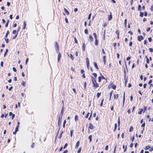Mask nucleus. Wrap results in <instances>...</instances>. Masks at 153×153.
<instances>
[{
    "instance_id": "nucleus-1",
    "label": "nucleus",
    "mask_w": 153,
    "mask_h": 153,
    "mask_svg": "<svg viewBox=\"0 0 153 153\" xmlns=\"http://www.w3.org/2000/svg\"><path fill=\"white\" fill-rule=\"evenodd\" d=\"M61 120L62 119L60 118V117H58V127H59V128L58 131L57 133V134H58L59 133V131L60 129V126L61 125Z\"/></svg>"
},
{
    "instance_id": "nucleus-2",
    "label": "nucleus",
    "mask_w": 153,
    "mask_h": 153,
    "mask_svg": "<svg viewBox=\"0 0 153 153\" xmlns=\"http://www.w3.org/2000/svg\"><path fill=\"white\" fill-rule=\"evenodd\" d=\"M64 106L63 105L62 109L60 113V114L59 115V116L61 119H62V115L63 114L64 112Z\"/></svg>"
},
{
    "instance_id": "nucleus-3",
    "label": "nucleus",
    "mask_w": 153,
    "mask_h": 153,
    "mask_svg": "<svg viewBox=\"0 0 153 153\" xmlns=\"http://www.w3.org/2000/svg\"><path fill=\"white\" fill-rule=\"evenodd\" d=\"M110 85H111V87L114 90L116 89L117 86L113 82L110 83Z\"/></svg>"
},
{
    "instance_id": "nucleus-4",
    "label": "nucleus",
    "mask_w": 153,
    "mask_h": 153,
    "mask_svg": "<svg viewBox=\"0 0 153 153\" xmlns=\"http://www.w3.org/2000/svg\"><path fill=\"white\" fill-rule=\"evenodd\" d=\"M86 62L87 66V67L88 68L89 66V64H90L89 59L88 57H87L86 58Z\"/></svg>"
},
{
    "instance_id": "nucleus-5",
    "label": "nucleus",
    "mask_w": 153,
    "mask_h": 153,
    "mask_svg": "<svg viewBox=\"0 0 153 153\" xmlns=\"http://www.w3.org/2000/svg\"><path fill=\"white\" fill-rule=\"evenodd\" d=\"M143 39V37L142 36H138L137 37V39L138 41L140 42Z\"/></svg>"
},
{
    "instance_id": "nucleus-6",
    "label": "nucleus",
    "mask_w": 153,
    "mask_h": 153,
    "mask_svg": "<svg viewBox=\"0 0 153 153\" xmlns=\"http://www.w3.org/2000/svg\"><path fill=\"white\" fill-rule=\"evenodd\" d=\"M93 84V87L97 88L99 87V85L97 83V82H95L94 83V84Z\"/></svg>"
},
{
    "instance_id": "nucleus-7",
    "label": "nucleus",
    "mask_w": 153,
    "mask_h": 153,
    "mask_svg": "<svg viewBox=\"0 0 153 153\" xmlns=\"http://www.w3.org/2000/svg\"><path fill=\"white\" fill-rule=\"evenodd\" d=\"M94 128V127L93 125L91 123H90L88 127V128L91 129H93Z\"/></svg>"
},
{
    "instance_id": "nucleus-8",
    "label": "nucleus",
    "mask_w": 153,
    "mask_h": 153,
    "mask_svg": "<svg viewBox=\"0 0 153 153\" xmlns=\"http://www.w3.org/2000/svg\"><path fill=\"white\" fill-rule=\"evenodd\" d=\"M54 46L55 48H59V44H58L57 42L56 41L55 42Z\"/></svg>"
},
{
    "instance_id": "nucleus-9",
    "label": "nucleus",
    "mask_w": 153,
    "mask_h": 153,
    "mask_svg": "<svg viewBox=\"0 0 153 153\" xmlns=\"http://www.w3.org/2000/svg\"><path fill=\"white\" fill-rule=\"evenodd\" d=\"M91 78L92 82V83L93 84H94V83L95 82H96V79L93 76H91Z\"/></svg>"
},
{
    "instance_id": "nucleus-10",
    "label": "nucleus",
    "mask_w": 153,
    "mask_h": 153,
    "mask_svg": "<svg viewBox=\"0 0 153 153\" xmlns=\"http://www.w3.org/2000/svg\"><path fill=\"white\" fill-rule=\"evenodd\" d=\"M61 57V53H59L58 55V59H57L58 61V62H59V61Z\"/></svg>"
},
{
    "instance_id": "nucleus-11",
    "label": "nucleus",
    "mask_w": 153,
    "mask_h": 153,
    "mask_svg": "<svg viewBox=\"0 0 153 153\" xmlns=\"http://www.w3.org/2000/svg\"><path fill=\"white\" fill-rule=\"evenodd\" d=\"M79 143H80V142H79V141H78L76 142V146H75V149H77L78 148Z\"/></svg>"
},
{
    "instance_id": "nucleus-12",
    "label": "nucleus",
    "mask_w": 153,
    "mask_h": 153,
    "mask_svg": "<svg viewBox=\"0 0 153 153\" xmlns=\"http://www.w3.org/2000/svg\"><path fill=\"white\" fill-rule=\"evenodd\" d=\"M89 39L90 40V41L91 42L92 41L94 40V38L92 37V36L91 35H89Z\"/></svg>"
},
{
    "instance_id": "nucleus-13",
    "label": "nucleus",
    "mask_w": 153,
    "mask_h": 153,
    "mask_svg": "<svg viewBox=\"0 0 153 153\" xmlns=\"http://www.w3.org/2000/svg\"><path fill=\"white\" fill-rule=\"evenodd\" d=\"M94 66L95 68L97 69V70L99 69V68L98 67V66H97V65L96 62H94Z\"/></svg>"
},
{
    "instance_id": "nucleus-14",
    "label": "nucleus",
    "mask_w": 153,
    "mask_h": 153,
    "mask_svg": "<svg viewBox=\"0 0 153 153\" xmlns=\"http://www.w3.org/2000/svg\"><path fill=\"white\" fill-rule=\"evenodd\" d=\"M64 11L67 15H68L69 14V11L66 9L65 8L64 9Z\"/></svg>"
},
{
    "instance_id": "nucleus-15",
    "label": "nucleus",
    "mask_w": 153,
    "mask_h": 153,
    "mask_svg": "<svg viewBox=\"0 0 153 153\" xmlns=\"http://www.w3.org/2000/svg\"><path fill=\"white\" fill-rule=\"evenodd\" d=\"M114 99H117L119 97V94H114Z\"/></svg>"
},
{
    "instance_id": "nucleus-16",
    "label": "nucleus",
    "mask_w": 153,
    "mask_h": 153,
    "mask_svg": "<svg viewBox=\"0 0 153 153\" xmlns=\"http://www.w3.org/2000/svg\"><path fill=\"white\" fill-rule=\"evenodd\" d=\"M112 15H111V13L110 14L109 16H108V20H110L112 19Z\"/></svg>"
},
{
    "instance_id": "nucleus-17",
    "label": "nucleus",
    "mask_w": 153,
    "mask_h": 153,
    "mask_svg": "<svg viewBox=\"0 0 153 153\" xmlns=\"http://www.w3.org/2000/svg\"><path fill=\"white\" fill-rule=\"evenodd\" d=\"M98 44V41L97 39H95V45L96 46H97Z\"/></svg>"
},
{
    "instance_id": "nucleus-18",
    "label": "nucleus",
    "mask_w": 153,
    "mask_h": 153,
    "mask_svg": "<svg viewBox=\"0 0 153 153\" xmlns=\"http://www.w3.org/2000/svg\"><path fill=\"white\" fill-rule=\"evenodd\" d=\"M9 34V31L7 30L4 36V38H7L8 35Z\"/></svg>"
},
{
    "instance_id": "nucleus-19",
    "label": "nucleus",
    "mask_w": 153,
    "mask_h": 153,
    "mask_svg": "<svg viewBox=\"0 0 153 153\" xmlns=\"http://www.w3.org/2000/svg\"><path fill=\"white\" fill-rule=\"evenodd\" d=\"M23 23H24V25H23V29H25L26 27V23L25 22V21H24V22H23Z\"/></svg>"
},
{
    "instance_id": "nucleus-20",
    "label": "nucleus",
    "mask_w": 153,
    "mask_h": 153,
    "mask_svg": "<svg viewBox=\"0 0 153 153\" xmlns=\"http://www.w3.org/2000/svg\"><path fill=\"white\" fill-rule=\"evenodd\" d=\"M83 45L82 46V50L83 51H85V45L84 42H83Z\"/></svg>"
},
{
    "instance_id": "nucleus-21",
    "label": "nucleus",
    "mask_w": 153,
    "mask_h": 153,
    "mask_svg": "<svg viewBox=\"0 0 153 153\" xmlns=\"http://www.w3.org/2000/svg\"><path fill=\"white\" fill-rule=\"evenodd\" d=\"M150 148V146H147L144 148V149L145 150H147L148 149H149Z\"/></svg>"
},
{
    "instance_id": "nucleus-22",
    "label": "nucleus",
    "mask_w": 153,
    "mask_h": 153,
    "mask_svg": "<svg viewBox=\"0 0 153 153\" xmlns=\"http://www.w3.org/2000/svg\"><path fill=\"white\" fill-rule=\"evenodd\" d=\"M93 36H94L95 39H97V35L96 33H93Z\"/></svg>"
},
{
    "instance_id": "nucleus-23",
    "label": "nucleus",
    "mask_w": 153,
    "mask_h": 153,
    "mask_svg": "<svg viewBox=\"0 0 153 153\" xmlns=\"http://www.w3.org/2000/svg\"><path fill=\"white\" fill-rule=\"evenodd\" d=\"M127 19H125L124 20V25H125V27H127Z\"/></svg>"
},
{
    "instance_id": "nucleus-24",
    "label": "nucleus",
    "mask_w": 153,
    "mask_h": 153,
    "mask_svg": "<svg viewBox=\"0 0 153 153\" xmlns=\"http://www.w3.org/2000/svg\"><path fill=\"white\" fill-rule=\"evenodd\" d=\"M125 91H124L123 92V101L124 102H125Z\"/></svg>"
},
{
    "instance_id": "nucleus-25",
    "label": "nucleus",
    "mask_w": 153,
    "mask_h": 153,
    "mask_svg": "<svg viewBox=\"0 0 153 153\" xmlns=\"http://www.w3.org/2000/svg\"><path fill=\"white\" fill-rule=\"evenodd\" d=\"M143 111V109H142V108H141V109H140V111H139L138 112V114H141V113H142V112Z\"/></svg>"
},
{
    "instance_id": "nucleus-26",
    "label": "nucleus",
    "mask_w": 153,
    "mask_h": 153,
    "mask_svg": "<svg viewBox=\"0 0 153 153\" xmlns=\"http://www.w3.org/2000/svg\"><path fill=\"white\" fill-rule=\"evenodd\" d=\"M8 49H6V51H5V53H4V57H5L6 55L7 54V53L8 52Z\"/></svg>"
},
{
    "instance_id": "nucleus-27",
    "label": "nucleus",
    "mask_w": 153,
    "mask_h": 153,
    "mask_svg": "<svg viewBox=\"0 0 153 153\" xmlns=\"http://www.w3.org/2000/svg\"><path fill=\"white\" fill-rule=\"evenodd\" d=\"M124 79H125V78H126V71L125 69H124Z\"/></svg>"
},
{
    "instance_id": "nucleus-28",
    "label": "nucleus",
    "mask_w": 153,
    "mask_h": 153,
    "mask_svg": "<svg viewBox=\"0 0 153 153\" xmlns=\"http://www.w3.org/2000/svg\"><path fill=\"white\" fill-rule=\"evenodd\" d=\"M118 126H120V118L119 117H118Z\"/></svg>"
},
{
    "instance_id": "nucleus-29",
    "label": "nucleus",
    "mask_w": 153,
    "mask_h": 153,
    "mask_svg": "<svg viewBox=\"0 0 153 153\" xmlns=\"http://www.w3.org/2000/svg\"><path fill=\"white\" fill-rule=\"evenodd\" d=\"M128 76H127V78L126 79V78H125V79H124V80L125 81V85H126L127 83V82H128Z\"/></svg>"
},
{
    "instance_id": "nucleus-30",
    "label": "nucleus",
    "mask_w": 153,
    "mask_h": 153,
    "mask_svg": "<svg viewBox=\"0 0 153 153\" xmlns=\"http://www.w3.org/2000/svg\"><path fill=\"white\" fill-rule=\"evenodd\" d=\"M101 94V92H100V93H99V92L97 93V98H99V97H100V96Z\"/></svg>"
},
{
    "instance_id": "nucleus-31",
    "label": "nucleus",
    "mask_w": 153,
    "mask_h": 153,
    "mask_svg": "<svg viewBox=\"0 0 153 153\" xmlns=\"http://www.w3.org/2000/svg\"><path fill=\"white\" fill-rule=\"evenodd\" d=\"M4 38V39L5 40L6 43L7 44L9 42V39L8 38Z\"/></svg>"
},
{
    "instance_id": "nucleus-32",
    "label": "nucleus",
    "mask_w": 153,
    "mask_h": 153,
    "mask_svg": "<svg viewBox=\"0 0 153 153\" xmlns=\"http://www.w3.org/2000/svg\"><path fill=\"white\" fill-rule=\"evenodd\" d=\"M75 121H76L78 119V116L77 115H76L75 117Z\"/></svg>"
},
{
    "instance_id": "nucleus-33",
    "label": "nucleus",
    "mask_w": 153,
    "mask_h": 153,
    "mask_svg": "<svg viewBox=\"0 0 153 153\" xmlns=\"http://www.w3.org/2000/svg\"><path fill=\"white\" fill-rule=\"evenodd\" d=\"M141 6L140 5H139L138 6V10L139 11H140L141 10Z\"/></svg>"
},
{
    "instance_id": "nucleus-34",
    "label": "nucleus",
    "mask_w": 153,
    "mask_h": 153,
    "mask_svg": "<svg viewBox=\"0 0 153 153\" xmlns=\"http://www.w3.org/2000/svg\"><path fill=\"white\" fill-rule=\"evenodd\" d=\"M92 135H90L88 137V139H89V142H91L92 141Z\"/></svg>"
},
{
    "instance_id": "nucleus-35",
    "label": "nucleus",
    "mask_w": 153,
    "mask_h": 153,
    "mask_svg": "<svg viewBox=\"0 0 153 153\" xmlns=\"http://www.w3.org/2000/svg\"><path fill=\"white\" fill-rule=\"evenodd\" d=\"M9 20H8L7 21V22L6 23V24H5V27H7L8 26V24H9Z\"/></svg>"
},
{
    "instance_id": "nucleus-36",
    "label": "nucleus",
    "mask_w": 153,
    "mask_h": 153,
    "mask_svg": "<svg viewBox=\"0 0 153 153\" xmlns=\"http://www.w3.org/2000/svg\"><path fill=\"white\" fill-rule=\"evenodd\" d=\"M133 128L132 126H131L130 127L129 129V131L130 132H131L132 131H133Z\"/></svg>"
},
{
    "instance_id": "nucleus-37",
    "label": "nucleus",
    "mask_w": 153,
    "mask_h": 153,
    "mask_svg": "<svg viewBox=\"0 0 153 153\" xmlns=\"http://www.w3.org/2000/svg\"><path fill=\"white\" fill-rule=\"evenodd\" d=\"M144 15V13L143 12H140V16L141 17H143Z\"/></svg>"
},
{
    "instance_id": "nucleus-38",
    "label": "nucleus",
    "mask_w": 153,
    "mask_h": 153,
    "mask_svg": "<svg viewBox=\"0 0 153 153\" xmlns=\"http://www.w3.org/2000/svg\"><path fill=\"white\" fill-rule=\"evenodd\" d=\"M66 123V120H64L63 123V127L64 128H65V123Z\"/></svg>"
},
{
    "instance_id": "nucleus-39",
    "label": "nucleus",
    "mask_w": 153,
    "mask_h": 153,
    "mask_svg": "<svg viewBox=\"0 0 153 153\" xmlns=\"http://www.w3.org/2000/svg\"><path fill=\"white\" fill-rule=\"evenodd\" d=\"M63 132V131H62L60 133L59 136V139H60L61 138V137H62V133Z\"/></svg>"
},
{
    "instance_id": "nucleus-40",
    "label": "nucleus",
    "mask_w": 153,
    "mask_h": 153,
    "mask_svg": "<svg viewBox=\"0 0 153 153\" xmlns=\"http://www.w3.org/2000/svg\"><path fill=\"white\" fill-rule=\"evenodd\" d=\"M84 32L86 34H88V30L87 29H85L84 30Z\"/></svg>"
},
{
    "instance_id": "nucleus-41",
    "label": "nucleus",
    "mask_w": 153,
    "mask_h": 153,
    "mask_svg": "<svg viewBox=\"0 0 153 153\" xmlns=\"http://www.w3.org/2000/svg\"><path fill=\"white\" fill-rule=\"evenodd\" d=\"M92 74L94 76V77H95V78L96 79L97 76V74L96 73H94Z\"/></svg>"
},
{
    "instance_id": "nucleus-42",
    "label": "nucleus",
    "mask_w": 153,
    "mask_h": 153,
    "mask_svg": "<svg viewBox=\"0 0 153 153\" xmlns=\"http://www.w3.org/2000/svg\"><path fill=\"white\" fill-rule=\"evenodd\" d=\"M81 149H82V147H79V149L77 151V153H79L80 152L81 150Z\"/></svg>"
},
{
    "instance_id": "nucleus-43",
    "label": "nucleus",
    "mask_w": 153,
    "mask_h": 153,
    "mask_svg": "<svg viewBox=\"0 0 153 153\" xmlns=\"http://www.w3.org/2000/svg\"><path fill=\"white\" fill-rule=\"evenodd\" d=\"M100 74L101 75V78L102 79H105L106 80H107V79H105L104 76L102 75L100 73Z\"/></svg>"
},
{
    "instance_id": "nucleus-44",
    "label": "nucleus",
    "mask_w": 153,
    "mask_h": 153,
    "mask_svg": "<svg viewBox=\"0 0 153 153\" xmlns=\"http://www.w3.org/2000/svg\"><path fill=\"white\" fill-rule=\"evenodd\" d=\"M73 37H74L75 43H77L78 42H77V40L76 38L75 37H74V36H73Z\"/></svg>"
},
{
    "instance_id": "nucleus-45",
    "label": "nucleus",
    "mask_w": 153,
    "mask_h": 153,
    "mask_svg": "<svg viewBox=\"0 0 153 153\" xmlns=\"http://www.w3.org/2000/svg\"><path fill=\"white\" fill-rule=\"evenodd\" d=\"M70 57L71 59L72 60H73L74 59V57L71 54H70Z\"/></svg>"
},
{
    "instance_id": "nucleus-46",
    "label": "nucleus",
    "mask_w": 153,
    "mask_h": 153,
    "mask_svg": "<svg viewBox=\"0 0 153 153\" xmlns=\"http://www.w3.org/2000/svg\"><path fill=\"white\" fill-rule=\"evenodd\" d=\"M19 126H17L16 127V128L15 130L16 131H19Z\"/></svg>"
},
{
    "instance_id": "nucleus-47",
    "label": "nucleus",
    "mask_w": 153,
    "mask_h": 153,
    "mask_svg": "<svg viewBox=\"0 0 153 153\" xmlns=\"http://www.w3.org/2000/svg\"><path fill=\"white\" fill-rule=\"evenodd\" d=\"M101 79H102L101 76H100L98 77V82H100L101 81Z\"/></svg>"
},
{
    "instance_id": "nucleus-48",
    "label": "nucleus",
    "mask_w": 153,
    "mask_h": 153,
    "mask_svg": "<svg viewBox=\"0 0 153 153\" xmlns=\"http://www.w3.org/2000/svg\"><path fill=\"white\" fill-rule=\"evenodd\" d=\"M149 50L150 52H153V49L152 48H149Z\"/></svg>"
},
{
    "instance_id": "nucleus-49",
    "label": "nucleus",
    "mask_w": 153,
    "mask_h": 153,
    "mask_svg": "<svg viewBox=\"0 0 153 153\" xmlns=\"http://www.w3.org/2000/svg\"><path fill=\"white\" fill-rule=\"evenodd\" d=\"M145 126V123H142V125L141 126V127H143V128H144Z\"/></svg>"
},
{
    "instance_id": "nucleus-50",
    "label": "nucleus",
    "mask_w": 153,
    "mask_h": 153,
    "mask_svg": "<svg viewBox=\"0 0 153 153\" xmlns=\"http://www.w3.org/2000/svg\"><path fill=\"white\" fill-rule=\"evenodd\" d=\"M91 13H90L89 15H88V20H89L90 19H91Z\"/></svg>"
},
{
    "instance_id": "nucleus-51",
    "label": "nucleus",
    "mask_w": 153,
    "mask_h": 153,
    "mask_svg": "<svg viewBox=\"0 0 153 153\" xmlns=\"http://www.w3.org/2000/svg\"><path fill=\"white\" fill-rule=\"evenodd\" d=\"M22 85L23 86H25L26 85V82H25L23 81L22 83Z\"/></svg>"
},
{
    "instance_id": "nucleus-52",
    "label": "nucleus",
    "mask_w": 153,
    "mask_h": 153,
    "mask_svg": "<svg viewBox=\"0 0 153 153\" xmlns=\"http://www.w3.org/2000/svg\"><path fill=\"white\" fill-rule=\"evenodd\" d=\"M73 133V130H70V136L71 137H72Z\"/></svg>"
},
{
    "instance_id": "nucleus-53",
    "label": "nucleus",
    "mask_w": 153,
    "mask_h": 153,
    "mask_svg": "<svg viewBox=\"0 0 153 153\" xmlns=\"http://www.w3.org/2000/svg\"><path fill=\"white\" fill-rule=\"evenodd\" d=\"M89 114L90 113L89 112L85 116V118H87L88 117Z\"/></svg>"
},
{
    "instance_id": "nucleus-54",
    "label": "nucleus",
    "mask_w": 153,
    "mask_h": 153,
    "mask_svg": "<svg viewBox=\"0 0 153 153\" xmlns=\"http://www.w3.org/2000/svg\"><path fill=\"white\" fill-rule=\"evenodd\" d=\"M18 32H17V34L14 36L13 38V39H15L17 37V36L18 35Z\"/></svg>"
},
{
    "instance_id": "nucleus-55",
    "label": "nucleus",
    "mask_w": 153,
    "mask_h": 153,
    "mask_svg": "<svg viewBox=\"0 0 153 153\" xmlns=\"http://www.w3.org/2000/svg\"><path fill=\"white\" fill-rule=\"evenodd\" d=\"M13 70L14 72H16L17 71V70L16 68L14 67L13 68Z\"/></svg>"
},
{
    "instance_id": "nucleus-56",
    "label": "nucleus",
    "mask_w": 153,
    "mask_h": 153,
    "mask_svg": "<svg viewBox=\"0 0 153 153\" xmlns=\"http://www.w3.org/2000/svg\"><path fill=\"white\" fill-rule=\"evenodd\" d=\"M92 111H91V114L90 115V117H89L88 118V120H90V119H91V117L92 116Z\"/></svg>"
},
{
    "instance_id": "nucleus-57",
    "label": "nucleus",
    "mask_w": 153,
    "mask_h": 153,
    "mask_svg": "<svg viewBox=\"0 0 153 153\" xmlns=\"http://www.w3.org/2000/svg\"><path fill=\"white\" fill-rule=\"evenodd\" d=\"M149 151H150V152H151L152 151H153V146H152V147H150V148L149 149Z\"/></svg>"
},
{
    "instance_id": "nucleus-58",
    "label": "nucleus",
    "mask_w": 153,
    "mask_h": 153,
    "mask_svg": "<svg viewBox=\"0 0 153 153\" xmlns=\"http://www.w3.org/2000/svg\"><path fill=\"white\" fill-rule=\"evenodd\" d=\"M68 143H66L65 144V145H64V146L63 149H65V148L67 147V146H68Z\"/></svg>"
},
{
    "instance_id": "nucleus-59",
    "label": "nucleus",
    "mask_w": 153,
    "mask_h": 153,
    "mask_svg": "<svg viewBox=\"0 0 153 153\" xmlns=\"http://www.w3.org/2000/svg\"><path fill=\"white\" fill-rule=\"evenodd\" d=\"M35 146V143H32V145L31 146V147L32 148H33Z\"/></svg>"
},
{
    "instance_id": "nucleus-60",
    "label": "nucleus",
    "mask_w": 153,
    "mask_h": 153,
    "mask_svg": "<svg viewBox=\"0 0 153 153\" xmlns=\"http://www.w3.org/2000/svg\"><path fill=\"white\" fill-rule=\"evenodd\" d=\"M103 100H104V99H103L102 100V101L100 104V106H102Z\"/></svg>"
},
{
    "instance_id": "nucleus-61",
    "label": "nucleus",
    "mask_w": 153,
    "mask_h": 153,
    "mask_svg": "<svg viewBox=\"0 0 153 153\" xmlns=\"http://www.w3.org/2000/svg\"><path fill=\"white\" fill-rule=\"evenodd\" d=\"M108 145H106L105 147V149L106 150H108Z\"/></svg>"
},
{
    "instance_id": "nucleus-62",
    "label": "nucleus",
    "mask_w": 153,
    "mask_h": 153,
    "mask_svg": "<svg viewBox=\"0 0 153 153\" xmlns=\"http://www.w3.org/2000/svg\"><path fill=\"white\" fill-rule=\"evenodd\" d=\"M148 40L149 42H151L152 41V39L151 37L148 38Z\"/></svg>"
},
{
    "instance_id": "nucleus-63",
    "label": "nucleus",
    "mask_w": 153,
    "mask_h": 153,
    "mask_svg": "<svg viewBox=\"0 0 153 153\" xmlns=\"http://www.w3.org/2000/svg\"><path fill=\"white\" fill-rule=\"evenodd\" d=\"M4 62H3L1 61V62L0 65L1 67H3V66Z\"/></svg>"
},
{
    "instance_id": "nucleus-64",
    "label": "nucleus",
    "mask_w": 153,
    "mask_h": 153,
    "mask_svg": "<svg viewBox=\"0 0 153 153\" xmlns=\"http://www.w3.org/2000/svg\"><path fill=\"white\" fill-rule=\"evenodd\" d=\"M150 30V27H147L146 29V30L147 32L149 31Z\"/></svg>"
}]
</instances>
